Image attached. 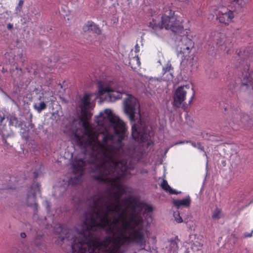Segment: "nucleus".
I'll return each instance as SVG.
<instances>
[{
  "label": "nucleus",
  "instance_id": "f257e3e1",
  "mask_svg": "<svg viewBox=\"0 0 253 253\" xmlns=\"http://www.w3.org/2000/svg\"><path fill=\"white\" fill-rule=\"evenodd\" d=\"M95 118L98 125H106L102 141H98L99 133L95 132L86 137L75 133V139L79 146L91 150L88 162L93 165L92 179L109 183L111 187L106 190V195L92 197V205L84 213L79 237H71L73 231L68 229L61 240L73 239L72 253H122L123 241L134 243L146 250L148 231L141 212L144 210V215L151 213L153 208L138 203L132 196L121 200L126 187L116 181L126 175L128 169L126 160H119V153L124 146L123 141L127 137V126L112 111L100 112Z\"/></svg>",
  "mask_w": 253,
  "mask_h": 253
},
{
  "label": "nucleus",
  "instance_id": "f03ea898",
  "mask_svg": "<svg viewBox=\"0 0 253 253\" xmlns=\"http://www.w3.org/2000/svg\"><path fill=\"white\" fill-rule=\"evenodd\" d=\"M163 29L170 30L175 36V41L179 52L186 58L194 47V42L189 37L188 29H184L181 22L177 19L174 12L170 10L169 15L164 14L161 17Z\"/></svg>",
  "mask_w": 253,
  "mask_h": 253
},
{
  "label": "nucleus",
  "instance_id": "7ed1b4c3",
  "mask_svg": "<svg viewBox=\"0 0 253 253\" xmlns=\"http://www.w3.org/2000/svg\"><path fill=\"white\" fill-rule=\"evenodd\" d=\"M125 112L128 116L132 124L131 136L135 140L145 142L152 131L148 129L145 124L140 119L139 104L135 97L130 96L125 102Z\"/></svg>",
  "mask_w": 253,
  "mask_h": 253
},
{
  "label": "nucleus",
  "instance_id": "20e7f679",
  "mask_svg": "<svg viewBox=\"0 0 253 253\" xmlns=\"http://www.w3.org/2000/svg\"><path fill=\"white\" fill-rule=\"evenodd\" d=\"M216 19L225 26L229 25L235 17V11L230 10L224 6H219L215 9Z\"/></svg>",
  "mask_w": 253,
  "mask_h": 253
},
{
  "label": "nucleus",
  "instance_id": "39448f33",
  "mask_svg": "<svg viewBox=\"0 0 253 253\" xmlns=\"http://www.w3.org/2000/svg\"><path fill=\"white\" fill-rule=\"evenodd\" d=\"M184 88L187 89L189 88V85H185L183 86H178L175 90V93L173 95V105L177 107H182L185 109L187 104L185 102L187 91L185 90Z\"/></svg>",
  "mask_w": 253,
  "mask_h": 253
},
{
  "label": "nucleus",
  "instance_id": "423d86ee",
  "mask_svg": "<svg viewBox=\"0 0 253 253\" xmlns=\"http://www.w3.org/2000/svg\"><path fill=\"white\" fill-rule=\"evenodd\" d=\"M91 95V93H85L83 98L80 100L79 107L81 109L82 116L85 120L90 119L92 115L90 107V97Z\"/></svg>",
  "mask_w": 253,
  "mask_h": 253
},
{
  "label": "nucleus",
  "instance_id": "0eeeda50",
  "mask_svg": "<svg viewBox=\"0 0 253 253\" xmlns=\"http://www.w3.org/2000/svg\"><path fill=\"white\" fill-rule=\"evenodd\" d=\"M85 159L75 157L73 161L72 168L75 174L81 176L84 173V167L85 165Z\"/></svg>",
  "mask_w": 253,
  "mask_h": 253
},
{
  "label": "nucleus",
  "instance_id": "6e6552de",
  "mask_svg": "<svg viewBox=\"0 0 253 253\" xmlns=\"http://www.w3.org/2000/svg\"><path fill=\"white\" fill-rule=\"evenodd\" d=\"M98 92L100 94H103V93H108L111 98L113 97L115 99L120 98V94L122 93L120 91H117L116 92L118 94L115 96V93L116 91H115V90H113L108 85H104L100 82L98 84Z\"/></svg>",
  "mask_w": 253,
  "mask_h": 253
},
{
  "label": "nucleus",
  "instance_id": "1a4fd4ad",
  "mask_svg": "<svg viewBox=\"0 0 253 253\" xmlns=\"http://www.w3.org/2000/svg\"><path fill=\"white\" fill-rule=\"evenodd\" d=\"M83 29L84 32L90 31L92 33L97 35L100 34L101 32L98 26L92 21H88L83 27Z\"/></svg>",
  "mask_w": 253,
  "mask_h": 253
},
{
  "label": "nucleus",
  "instance_id": "9d476101",
  "mask_svg": "<svg viewBox=\"0 0 253 253\" xmlns=\"http://www.w3.org/2000/svg\"><path fill=\"white\" fill-rule=\"evenodd\" d=\"M191 200L189 195L187 196L185 199L181 200H174L173 201L174 206L177 209L180 207L188 208L190 206Z\"/></svg>",
  "mask_w": 253,
  "mask_h": 253
},
{
  "label": "nucleus",
  "instance_id": "9b49d317",
  "mask_svg": "<svg viewBox=\"0 0 253 253\" xmlns=\"http://www.w3.org/2000/svg\"><path fill=\"white\" fill-rule=\"evenodd\" d=\"M231 6H233V11L237 12H242L246 5L244 0H229Z\"/></svg>",
  "mask_w": 253,
  "mask_h": 253
},
{
  "label": "nucleus",
  "instance_id": "f8f14e48",
  "mask_svg": "<svg viewBox=\"0 0 253 253\" xmlns=\"http://www.w3.org/2000/svg\"><path fill=\"white\" fill-rule=\"evenodd\" d=\"M161 187L166 192H168L169 194H175L181 193L180 191H177L174 189H173L169 185L167 181L165 179H163L161 183Z\"/></svg>",
  "mask_w": 253,
  "mask_h": 253
},
{
  "label": "nucleus",
  "instance_id": "ddd939ff",
  "mask_svg": "<svg viewBox=\"0 0 253 253\" xmlns=\"http://www.w3.org/2000/svg\"><path fill=\"white\" fill-rule=\"evenodd\" d=\"M148 27L155 32L162 30L163 29V24L161 21L158 22L154 18L152 20V21L149 22Z\"/></svg>",
  "mask_w": 253,
  "mask_h": 253
},
{
  "label": "nucleus",
  "instance_id": "4468645a",
  "mask_svg": "<svg viewBox=\"0 0 253 253\" xmlns=\"http://www.w3.org/2000/svg\"><path fill=\"white\" fill-rule=\"evenodd\" d=\"M7 119L9 121V126H14L15 127L21 126V124L19 123L18 118L15 115H10L7 117Z\"/></svg>",
  "mask_w": 253,
  "mask_h": 253
},
{
  "label": "nucleus",
  "instance_id": "2eb2a0df",
  "mask_svg": "<svg viewBox=\"0 0 253 253\" xmlns=\"http://www.w3.org/2000/svg\"><path fill=\"white\" fill-rule=\"evenodd\" d=\"M34 108L38 113H40L42 111L44 110L46 108V105L43 101H42L38 105L35 104L34 105Z\"/></svg>",
  "mask_w": 253,
  "mask_h": 253
},
{
  "label": "nucleus",
  "instance_id": "dca6fc26",
  "mask_svg": "<svg viewBox=\"0 0 253 253\" xmlns=\"http://www.w3.org/2000/svg\"><path fill=\"white\" fill-rule=\"evenodd\" d=\"M221 213V210L218 208H216L215 210L213 211L211 217L213 219L217 220L220 218Z\"/></svg>",
  "mask_w": 253,
  "mask_h": 253
},
{
  "label": "nucleus",
  "instance_id": "f3484780",
  "mask_svg": "<svg viewBox=\"0 0 253 253\" xmlns=\"http://www.w3.org/2000/svg\"><path fill=\"white\" fill-rule=\"evenodd\" d=\"M186 143H189L191 144V145L193 147L198 148L201 151H204V147L203 146H202V144L200 142H198L197 143H196L195 142L189 140L186 141Z\"/></svg>",
  "mask_w": 253,
  "mask_h": 253
},
{
  "label": "nucleus",
  "instance_id": "a211bd4d",
  "mask_svg": "<svg viewBox=\"0 0 253 253\" xmlns=\"http://www.w3.org/2000/svg\"><path fill=\"white\" fill-rule=\"evenodd\" d=\"M173 216L174 217L175 220L178 223H181L183 222V219L182 217L180 215V213L178 211H175L173 213Z\"/></svg>",
  "mask_w": 253,
  "mask_h": 253
},
{
  "label": "nucleus",
  "instance_id": "6ab92c4d",
  "mask_svg": "<svg viewBox=\"0 0 253 253\" xmlns=\"http://www.w3.org/2000/svg\"><path fill=\"white\" fill-rule=\"evenodd\" d=\"M171 64L170 62H168L166 64V66L163 67V74H166L167 72H169L171 69H172Z\"/></svg>",
  "mask_w": 253,
  "mask_h": 253
},
{
  "label": "nucleus",
  "instance_id": "aec40b11",
  "mask_svg": "<svg viewBox=\"0 0 253 253\" xmlns=\"http://www.w3.org/2000/svg\"><path fill=\"white\" fill-rule=\"evenodd\" d=\"M23 0H19L18 5L16 7L15 10L17 12H20L21 11L22 6L23 5Z\"/></svg>",
  "mask_w": 253,
  "mask_h": 253
},
{
  "label": "nucleus",
  "instance_id": "412c9836",
  "mask_svg": "<svg viewBox=\"0 0 253 253\" xmlns=\"http://www.w3.org/2000/svg\"><path fill=\"white\" fill-rule=\"evenodd\" d=\"M236 124L239 125V122L237 121L235 122L234 120H231V121L229 123V126L233 129H237V128H236L235 126Z\"/></svg>",
  "mask_w": 253,
  "mask_h": 253
},
{
  "label": "nucleus",
  "instance_id": "4be33fe9",
  "mask_svg": "<svg viewBox=\"0 0 253 253\" xmlns=\"http://www.w3.org/2000/svg\"><path fill=\"white\" fill-rule=\"evenodd\" d=\"M192 89L193 90V92L192 93V96L190 97V100H189L188 104H190L192 103V101H193V100L194 99V96H195V91H194V90L193 88H192Z\"/></svg>",
  "mask_w": 253,
  "mask_h": 253
},
{
  "label": "nucleus",
  "instance_id": "5701e85b",
  "mask_svg": "<svg viewBox=\"0 0 253 253\" xmlns=\"http://www.w3.org/2000/svg\"><path fill=\"white\" fill-rule=\"evenodd\" d=\"M252 236V234L251 232H250V233L246 232L244 234V237L245 238L251 237Z\"/></svg>",
  "mask_w": 253,
  "mask_h": 253
},
{
  "label": "nucleus",
  "instance_id": "b1692460",
  "mask_svg": "<svg viewBox=\"0 0 253 253\" xmlns=\"http://www.w3.org/2000/svg\"><path fill=\"white\" fill-rule=\"evenodd\" d=\"M58 227L60 229V231L57 232L58 234H60V232H64L66 230H64L61 225H59Z\"/></svg>",
  "mask_w": 253,
  "mask_h": 253
},
{
  "label": "nucleus",
  "instance_id": "393cba45",
  "mask_svg": "<svg viewBox=\"0 0 253 253\" xmlns=\"http://www.w3.org/2000/svg\"><path fill=\"white\" fill-rule=\"evenodd\" d=\"M5 55L6 57H7V56H10V57H13L14 56V54L12 53V52H10L9 53H7Z\"/></svg>",
  "mask_w": 253,
  "mask_h": 253
},
{
  "label": "nucleus",
  "instance_id": "a878e982",
  "mask_svg": "<svg viewBox=\"0 0 253 253\" xmlns=\"http://www.w3.org/2000/svg\"><path fill=\"white\" fill-rule=\"evenodd\" d=\"M202 135H203V137L204 138H207L208 137V133H202Z\"/></svg>",
  "mask_w": 253,
  "mask_h": 253
},
{
  "label": "nucleus",
  "instance_id": "bb28decb",
  "mask_svg": "<svg viewBox=\"0 0 253 253\" xmlns=\"http://www.w3.org/2000/svg\"><path fill=\"white\" fill-rule=\"evenodd\" d=\"M20 236H21V237L22 238H26V234L24 232H22L21 234H20Z\"/></svg>",
  "mask_w": 253,
  "mask_h": 253
},
{
  "label": "nucleus",
  "instance_id": "cd10ccee",
  "mask_svg": "<svg viewBox=\"0 0 253 253\" xmlns=\"http://www.w3.org/2000/svg\"><path fill=\"white\" fill-rule=\"evenodd\" d=\"M37 187V190L38 191H39V188H38V185L37 184H33L31 186V188H33V187Z\"/></svg>",
  "mask_w": 253,
  "mask_h": 253
},
{
  "label": "nucleus",
  "instance_id": "c85d7f7f",
  "mask_svg": "<svg viewBox=\"0 0 253 253\" xmlns=\"http://www.w3.org/2000/svg\"><path fill=\"white\" fill-rule=\"evenodd\" d=\"M141 173H148V170H146V169H143L142 171H141Z\"/></svg>",
  "mask_w": 253,
  "mask_h": 253
},
{
  "label": "nucleus",
  "instance_id": "c756f323",
  "mask_svg": "<svg viewBox=\"0 0 253 253\" xmlns=\"http://www.w3.org/2000/svg\"><path fill=\"white\" fill-rule=\"evenodd\" d=\"M184 143V142L183 141H180V142H177L176 143H175V144H183Z\"/></svg>",
  "mask_w": 253,
  "mask_h": 253
},
{
  "label": "nucleus",
  "instance_id": "7c9ffc66",
  "mask_svg": "<svg viewBox=\"0 0 253 253\" xmlns=\"http://www.w3.org/2000/svg\"><path fill=\"white\" fill-rule=\"evenodd\" d=\"M18 56L19 57V58L20 59H21L23 57V53H20L19 54H18Z\"/></svg>",
  "mask_w": 253,
  "mask_h": 253
},
{
  "label": "nucleus",
  "instance_id": "2f4dec72",
  "mask_svg": "<svg viewBox=\"0 0 253 253\" xmlns=\"http://www.w3.org/2000/svg\"><path fill=\"white\" fill-rule=\"evenodd\" d=\"M15 61H16V60L14 58H13V60H11V61L9 59V63H13V62H15Z\"/></svg>",
  "mask_w": 253,
  "mask_h": 253
},
{
  "label": "nucleus",
  "instance_id": "473e14b6",
  "mask_svg": "<svg viewBox=\"0 0 253 253\" xmlns=\"http://www.w3.org/2000/svg\"><path fill=\"white\" fill-rule=\"evenodd\" d=\"M36 192H34L33 194V198L34 199H36Z\"/></svg>",
  "mask_w": 253,
  "mask_h": 253
},
{
  "label": "nucleus",
  "instance_id": "72a5a7b5",
  "mask_svg": "<svg viewBox=\"0 0 253 253\" xmlns=\"http://www.w3.org/2000/svg\"><path fill=\"white\" fill-rule=\"evenodd\" d=\"M7 27L8 29H10V28H12V25H11L10 24H9L7 26Z\"/></svg>",
  "mask_w": 253,
  "mask_h": 253
},
{
  "label": "nucleus",
  "instance_id": "f704fd0d",
  "mask_svg": "<svg viewBox=\"0 0 253 253\" xmlns=\"http://www.w3.org/2000/svg\"><path fill=\"white\" fill-rule=\"evenodd\" d=\"M171 243L177 245V243L174 240L171 241Z\"/></svg>",
  "mask_w": 253,
  "mask_h": 253
},
{
  "label": "nucleus",
  "instance_id": "c9c22d12",
  "mask_svg": "<svg viewBox=\"0 0 253 253\" xmlns=\"http://www.w3.org/2000/svg\"><path fill=\"white\" fill-rule=\"evenodd\" d=\"M189 0H181V1H183V2H188V1H189Z\"/></svg>",
  "mask_w": 253,
  "mask_h": 253
},
{
  "label": "nucleus",
  "instance_id": "e433bc0d",
  "mask_svg": "<svg viewBox=\"0 0 253 253\" xmlns=\"http://www.w3.org/2000/svg\"><path fill=\"white\" fill-rule=\"evenodd\" d=\"M138 47H139V46H138V44H136L135 45V49H136V50H137Z\"/></svg>",
  "mask_w": 253,
  "mask_h": 253
},
{
  "label": "nucleus",
  "instance_id": "4c0bfd02",
  "mask_svg": "<svg viewBox=\"0 0 253 253\" xmlns=\"http://www.w3.org/2000/svg\"><path fill=\"white\" fill-rule=\"evenodd\" d=\"M242 84H243L244 85H247V86H248V84H246V83H242Z\"/></svg>",
  "mask_w": 253,
  "mask_h": 253
},
{
  "label": "nucleus",
  "instance_id": "58836bf2",
  "mask_svg": "<svg viewBox=\"0 0 253 253\" xmlns=\"http://www.w3.org/2000/svg\"><path fill=\"white\" fill-rule=\"evenodd\" d=\"M251 233L253 234V230L251 231Z\"/></svg>",
  "mask_w": 253,
  "mask_h": 253
},
{
  "label": "nucleus",
  "instance_id": "ea45409f",
  "mask_svg": "<svg viewBox=\"0 0 253 253\" xmlns=\"http://www.w3.org/2000/svg\"><path fill=\"white\" fill-rule=\"evenodd\" d=\"M27 198H29V195H28Z\"/></svg>",
  "mask_w": 253,
  "mask_h": 253
}]
</instances>
